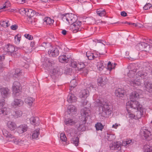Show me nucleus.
<instances>
[{"instance_id":"1","label":"nucleus","mask_w":152,"mask_h":152,"mask_svg":"<svg viewBox=\"0 0 152 152\" xmlns=\"http://www.w3.org/2000/svg\"><path fill=\"white\" fill-rule=\"evenodd\" d=\"M135 65L131 64L130 66L131 69L128 73V76L130 78L129 80L128 83L131 86L137 87L141 85L142 83V79L140 78H144L147 75V73L142 71H140L136 73L137 69L133 68Z\"/></svg>"},{"instance_id":"2","label":"nucleus","mask_w":152,"mask_h":152,"mask_svg":"<svg viewBox=\"0 0 152 152\" xmlns=\"http://www.w3.org/2000/svg\"><path fill=\"white\" fill-rule=\"evenodd\" d=\"M98 101L97 104L98 106H100V110H102V112L101 113L102 115L105 117H107L109 115L111 114L112 113L113 108L111 105L108 104L106 102L102 103L100 100H98Z\"/></svg>"},{"instance_id":"3","label":"nucleus","mask_w":152,"mask_h":152,"mask_svg":"<svg viewBox=\"0 0 152 152\" xmlns=\"http://www.w3.org/2000/svg\"><path fill=\"white\" fill-rule=\"evenodd\" d=\"M12 89L13 95L15 99L12 105L14 108H18L19 107V99L17 98L19 95V82L15 81L14 83Z\"/></svg>"},{"instance_id":"4","label":"nucleus","mask_w":152,"mask_h":152,"mask_svg":"<svg viewBox=\"0 0 152 152\" xmlns=\"http://www.w3.org/2000/svg\"><path fill=\"white\" fill-rule=\"evenodd\" d=\"M62 20L66 24H71L77 20V17L73 14H66L63 15Z\"/></svg>"},{"instance_id":"5","label":"nucleus","mask_w":152,"mask_h":152,"mask_svg":"<svg viewBox=\"0 0 152 152\" xmlns=\"http://www.w3.org/2000/svg\"><path fill=\"white\" fill-rule=\"evenodd\" d=\"M18 49L17 48L15 47L10 44L6 45L4 48V50L5 52L11 54L12 56L14 57H16L18 54V52H17Z\"/></svg>"},{"instance_id":"6","label":"nucleus","mask_w":152,"mask_h":152,"mask_svg":"<svg viewBox=\"0 0 152 152\" xmlns=\"http://www.w3.org/2000/svg\"><path fill=\"white\" fill-rule=\"evenodd\" d=\"M137 49L141 51H145L149 53H152V47L145 42H141L138 43L136 46Z\"/></svg>"},{"instance_id":"7","label":"nucleus","mask_w":152,"mask_h":152,"mask_svg":"<svg viewBox=\"0 0 152 152\" xmlns=\"http://www.w3.org/2000/svg\"><path fill=\"white\" fill-rule=\"evenodd\" d=\"M82 23L79 21L77 20L71 25L70 28L72 31L73 33H76L77 32L81 31L82 29Z\"/></svg>"},{"instance_id":"8","label":"nucleus","mask_w":152,"mask_h":152,"mask_svg":"<svg viewBox=\"0 0 152 152\" xmlns=\"http://www.w3.org/2000/svg\"><path fill=\"white\" fill-rule=\"evenodd\" d=\"M126 108L129 107L134 109L139 110V108L142 107V105L136 101H129L126 103Z\"/></svg>"},{"instance_id":"9","label":"nucleus","mask_w":152,"mask_h":152,"mask_svg":"<svg viewBox=\"0 0 152 152\" xmlns=\"http://www.w3.org/2000/svg\"><path fill=\"white\" fill-rule=\"evenodd\" d=\"M140 134L142 137L143 136L145 139L148 140L152 139V134L145 127L142 128L140 131Z\"/></svg>"},{"instance_id":"10","label":"nucleus","mask_w":152,"mask_h":152,"mask_svg":"<svg viewBox=\"0 0 152 152\" xmlns=\"http://www.w3.org/2000/svg\"><path fill=\"white\" fill-rule=\"evenodd\" d=\"M80 113L81 116L83 118L81 120L83 121H86L87 116L90 114V111L88 108L85 107L81 110Z\"/></svg>"},{"instance_id":"11","label":"nucleus","mask_w":152,"mask_h":152,"mask_svg":"<svg viewBox=\"0 0 152 152\" xmlns=\"http://www.w3.org/2000/svg\"><path fill=\"white\" fill-rule=\"evenodd\" d=\"M0 92L3 98H7L10 94V90L7 88H0Z\"/></svg>"},{"instance_id":"12","label":"nucleus","mask_w":152,"mask_h":152,"mask_svg":"<svg viewBox=\"0 0 152 152\" xmlns=\"http://www.w3.org/2000/svg\"><path fill=\"white\" fill-rule=\"evenodd\" d=\"M77 100V98L76 95L70 91L67 97V101L70 103L75 102Z\"/></svg>"},{"instance_id":"13","label":"nucleus","mask_w":152,"mask_h":152,"mask_svg":"<svg viewBox=\"0 0 152 152\" xmlns=\"http://www.w3.org/2000/svg\"><path fill=\"white\" fill-rule=\"evenodd\" d=\"M122 145L119 142H113L111 144L110 147V149L112 150H121V147Z\"/></svg>"},{"instance_id":"14","label":"nucleus","mask_w":152,"mask_h":152,"mask_svg":"<svg viewBox=\"0 0 152 152\" xmlns=\"http://www.w3.org/2000/svg\"><path fill=\"white\" fill-rule=\"evenodd\" d=\"M5 104L4 100L2 99L0 100V114L4 115L6 114V107L4 106Z\"/></svg>"},{"instance_id":"15","label":"nucleus","mask_w":152,"mask_h":152,"mask_svg":"<svg viewBox=\"0 0 152 152\" xmlns=\"http://www.w3.org/2000/svg\"><path fill=\"white\" fill-rule=\"evenodd\" d=\"M77 111V108L75 106L73 105H70L68 107L67 112L69 114L73 115L75 114Z\"/></svg>"},{"instance_id":"16","label":"nucleus","mask_w":152,"mask_h":152,"mask_svg":"<svg viewBox=\"0 0 152 152\" xmlns=\"http://www.w3.org/2000/svg\"><path fill=\"white\" fill-rule=\"evenodd\" d=\"M86 121L83 122H80L77 123L76 124V128L79 131H84L86 129V128L85 126V124H86Z\"/></svg>"},{"instance_id":"17","label":"nucleus","mask_w":152,"mask_h":152,"mask_svg":"<svg viewBox=\"0 0 152 152\" xmlns=\"http://www.w3.org/2000/svg\"><path fill=\"white\" fill-rule=\"evenodd\" d=\"M48 53L52 56L55 57L59 54V51L56 48L51 47V48L48 51Z\"/></svg>"},{"instance_id":"18","label":"nucleus","mask_w":152,"mask_h":152,"mask_svg":"<svg viewBox=\"0 0 152 152\" xmlns=\"http://www.w3.org/2000/svg\"><path fill=\"white\" fill-rule=\"evenodd\" d=\"M89 94L88 90L83 89L79 93V96L80 98L85 99L88 96Z\"/></svg>"},{"instance_id":"19","label":"nucleus","mask_w":152,"mask_h":152,"mask_svg":"<svg viewBox=\"0 0 152 152\" xmlns=\"http://www.w3.org/2000/svg\"><path fill=\"white\" fill-rule=\"evenodd\" d=\"M115 94L116 96L120 98H121L124 97L125 96V93L124 90L119 88L115 91Z\"/></svg>"},{"instance_id":"20","label":"nucleus","mask_w":152,"mask_h":152,"mask_svg":"<svg viewBox=\"0 0 152 152\" xmlns=\"http://www.w3.org/2000/svg\"><path fill=\"white\" fill-rule=\"evenodd\" d=\"M107 80L105 77H99L97 79L98 85L101 86H103L107 82Z\"/></svg>"},{"instance_id":"21","label":"nucleus","mask_w":152,"mask_h":152,"mask_svg":"<svg viewBox=\"0 0 152 152\" xmlns=\"http://www.w3.org/2000/svg\"><path fill=\"white\" fill-rule=\"evenodd\" d=\"M139 97V94L136 92L134 91L131 93L130 94L129 98L130 101H134L137 99Z\"/></svg>"},{"instance_id":"22","label":"nucleus","mask_w":152,"mask_h":152,"mask_svg":"<svg viewBox=\"0 0 152 152\" xmlns=\"http://www.w3.org/2000/svg\"><path fill=\"white\" fill-rule=\"evenodd\" d=\"M143 108L142 107L137 110V111L135 113L136 119L140 118L143 115Z\"/></svg>"},{"instance_id":"23","label":"nucleus","mask_w":152,"mask_h":152,"mask_svg":"<svg viewBox=\"0 0 152 152\" xmlns=\"http://www.w3.org/2000/svg\"><path fill=\"white\" fill-rule=\"evenodd\" d=\"M34 99L31 97H27L25 100V102L29 106L31 107L34 101Z\"/></svg>"},{"instance_id":"24","label":"nucleus","mask_w":152,"mask_h":152,"mask_svg":"<svg viewBox=\"0 0 152 152\" xmlns=\"http://www.w3.org/2000/svg\"><path fill=\"white\" fill-rule=\"evenodd\" d=\"M145 87L146 90L149 93L152 92V83L147 82L145 83Z\"/></svg>"},{"instance_id":"25","label":"nucleus","mask_w":152,"mask_h":152,"mask_svg":"<svg viewBox=\"0 0 152 152\" xmlns=\"http://www.w3.org/2000/svg\"><path fill=\"white\" fill-rule=\"evenodd\" d=\"M39 119L37 117H32L30 118L31 123V124L36 126L39 124Z\"/></svg>"},{"instance_id":"26","label":"nucleus","mask_w":152,"mask_h":152,"mask_svg":"<svg viewBox=\"0 0 152 152\" xmlns=\"http://www.w3.org/2000/svg\"><path fill=\"white\" fill-rule=\"evenodd\" d=\"M134 142V140H132L130 139H126L125 140L123 141L122 145L124 146H126L127 145H132L133 144Z\"/></svg>"},{"instance_id":"27","label":"nucleus","mask_w":152,"mask_h":152,"mask_svg":"<svg viewBox=\"0 0 152 152\" xmlns=\"http://www.w3.org/2000/svg\"><path fill=\"white\" fill-rule=\"evenodd\" d=\"M64 123L66 125H73L76 124V122L71 118H68L65 120Z\"/></svg>"},{"instance_id":"28","label":"nucleus","mask_w":152,"mask_h":152,"mask_svg":"<svg viewBox=\"0 0 152 152\" xmlns=\"http://www.w3.org/2000/svg\"><path fill=\"white\" fill-rule=\"evenodd\" d=\"M27 126L25 124H21L20 126V134H22L26 132L28 129Z\"/></svg>"},{"instance_id":"29","label":"nucleus","mask_w":152,"mask_h":152,"mask_svg":"<svg viewBox=\"0 0 152 152\" xmlns=\"http://www.w3.org/2000/svg\"><path fill=\"white\" fill-rule=\"evenodd\" d=\"M44 24L50 25L52 24L54 22L53 20H52L50 18L45 17L43 20Z\"/></svg>"},{"instance_id":"30","label":"nucleus","mask_w":152,"mask_h":152,"mask_svg":"<svg viewBox=\"0 0 152 152\" xmlns=\"http://www.w3.org/2000/svg\"><path fill=\"white\" fill-rule=\"evenodd\" d=\"M40 133L39 129H37L34 130L33 132L32 138L33 139H36L38 137Z\"/></svg>"},{"instance_id":"31","label":"nucleus","mask_w":152,"mask_h":152,"mask_svg":"<svg viewBox=\"0 0 152 152\" xmlns=\"http://www.w3.org/2000/svg\"><path fill=\"white\" fill-rule=\"evenodd\" d=\"M59 61L61 63H67L69 61L68 57L65 55H62L59 56Z\"/></svg>"},{"instance_id":"32","label":"nucleus","mask_w":152,"mask_h":152,"mask_svg":"<svg viewBox=\"0 0 152 152\" xmlns=\"http://www.w3.org/2000/svg\"><path fill=\"white\" fill-rule=\"evenodd\" d=\"M36 14L35 12L31 9H27L26 15L29 18H31L33 17Z\"/></svg>"},{"instance_id":"33","label":"nucleus","mask_w":152,"mask_h":152,"mask_svg":"<svg viewBox=\"0 0 152 152\" xmlns=\"http://www.w3.org/2000/svg\"><path fill=\"white\" fill-rule=\"evenodd\" d=\"M8 127L11 130H13L16 128L15 124L13 122L9 121L7 124Z\"/></svg>"},{"instance_id":"34","label":"nucleus","mask_w":152,"mask_h":152,"mask_svg":"<svg viewBox=\"0 0 152 152\" xmlns=\"http://www.w3.org/2000/svg\"><path fill=\"white\" fill-rule=\"evenodd\" d=\"M96 12L97 14L100 16H104L106 13L104 10H103L102 8L97 9Z\"/></svg>"},{"instance_id":"35","label":"nucleus","mask_w":152,"mask_h":152,"mask_svg":"<svg viewBox=\"0 0 152 152\" xmlns=\"http://www.w3.org/2000/svg\"><path fill=\"white\" fill-rule=\"evenodd\" d=\"M77 86V83L75 80L73 79L70 82V90L72 91L73 89L74 88Z\"/></svg>"},{"instance_id":"36","label":"nucleus","mask_w":152,"mask_h":152,"mask_svg":"<svg viewBox=\"0 0 152 152\" xmlns=\"http://www.w3.org/2000/svg\"><path fill=\"white\" fill-rule=\"evenodd\" d=\"M0 25L4 27H6L9 26L10 25V21L8 20H5L1 21Z\"/></svg>"},{"instance_id":"37","label":"nucleus","mask_w":152,"mask_h":152,"mask_svg":"<svg viewBox=\"0 0 152 152\" xmlns=\"http://www.w3.org/2000/svg\"><path fill=\"white\" fill-rule=\"evenodd\" d=\"M2 132L3 135L6 137L11 138H12V135H11L10 133L7 132L6 129H3L2 130Z\"/></svg>"},{"instance_id":"38","label":"nucleus","mask_w":152,"mask_h":152,"mask_svg":"<svg viewBox=\"0 0 152 152\" xmlns=\"http://www.w3.org/2000/svg\"><path fill=\"white\" fill-rule=\"evenodd\" d=\"M144 152H152V147L149 145H145L144 146Z\"/></svg>"},{"instance_id":"39","label":"nucleus","mask_w":152,"mask_h":152,"mask_svg":"<svg viewBox=\"0 0 152 152\" xmlns=\"http://www.w3.org/2000/svg\"><path fill=\"white\" fill-rule=\"evenodd\" d=\"M79 142V139L78 137H74L72 138V143L74 144L76 146L78 145Z\"/></svg>"},{"instance_id":"40","label":"nucleus","mask_w":152,"mask_h":152,"mask_svg":"<svg viewBox=\"0 0 152 152\" xmlns=\"http://www.w3.org/2000/svg\"><path fill=\"white\" fill-rule=\"evenodd\" d=\"M95 127L97 130H102L103 128V126L102 124L99 123H97L95 125Z\"/></svg>"},{"instance_id":"41","label":"nucleus","mask_w":152,"mask_h":152,"mask_svg":"<svg viewBox=\"0 0 152 152\" xmlns=\"http://www.w3.org/2000/svg\"><path fill=\"white\" fill-rule=\"evenodd\" d=\"M97 43L96 44V45L97 46H98L99 45V43H100V45H108L110 44H107L106 42L102 40H97Z\"/></svg>"},{"instance_id":"42","label":"nucleus","mask_w":152,"mask_h":152,"mask_svg":"<svg viewBox=\"0 0 152 152\" xmlns=\"http://www.w3.org/2000/svg\"><path fill=\"white\" fill-rule=\"evenodd\" d=\"M84 67L85 65L83 63H80L77 64V67L79 70L81 71V70H83Z\"/></svg>"},{"instance_id":"43","label":"nucleus","mask_w":152,"mask_h":152,"mask_svg":"<svg viewBox=\"0 0 152 152\" xmlns=\"http://www.w3.org/2000/svg\"><path fill=\"white\" fill-rule=\"evenodd\" d=\"M60 138L61 140L62 141L65 142L67 140V138L64 133H62L61 134Z\"/></svg>"},{"instance_id":"44","label":"nucleus","mask_w":152,"mask_h":152,"mask_svg":"<svg viewBox=\"0 0 152 152\" xmlns=\"http://www.w3.org/2000/svg\"><path fill=\"white\" fill-rule=\"evenodd\" d=\"M10 6V4L9 1L6 2L3 5V7L0 8V9H4L6 8H8Z\"/></svg>"},{"instance_id":"45","label":"nucleus","mask_w":152,"mask_h":152,"mask_svg":"<svg viewBox=\"0 0 152 152\" xmlns=\"http://www.w3.org/2000/svg\"><path fill=\"white\" fill-rule=\"evenodd\" d=\"M28 21L31 24L35 25L36 24V20L34 18H29L28 19Z\"/></svg>"},{"instance_id":"46","label":"nucleus","mask_w":152,"mask_h":152,"mask_svg":"<svg viewBox=\"0 0 152 152\" xmlns=\"http://www.w3.org/2000/svg\"><path fill=\"white\" fill-rule=\"evenodd\" d=\"M27 9H25L23 8H22L20 9V14L23 15H26L27 12Z\"/></svg>"},{"instance_id":"47","label":"nucleus","mask_w":152,"mask_h":152,"mask_svg":"<svg viewBox=\"0 0 152 152\" xmlns=\"http://www.w3.org/2000/svg\"><path fill=\"white\" fill-rule=\"evenodd\" d=\"M98 68L100 71H102L104 68L103 65V63L102 62H100L98 63Z\"/></svg>"},{"instance_id":"48","label":"nucleus","mask_w":152,"mask_h":152,"mask_svg":"<svg viewBox=\"0 0 152 152\" xmlns=\"http://www.w3.org/2000/svg\"><path fill=\"white\" fill-rule=\"evenodd\" d=\"M19 69H16L15 70V72L13 75L14 77L17 78L19 77Z\"/></svg>"},{"instance_id":"49","label":"nucleus","mask_w":152,"mask_h":152,"mask_svg":"<svg viewBox=\"0 0 152 152\" xmlns=\"http://www.w3.org/2000/svg\"><path fill=\"white\" fill-rule=\"evenodd\" d=\"M15 42L16 44H18L19 43V36L18 34L15 36Z\"/></svg>"},{"instance_id":"50","label":"nucleus","mask_w":152,"mask_h":152,"mask_svg":"<svg viewBox=\"0 0 152 152\" xmlns=\"http://www.w3.org/2000/svg\"><path fill=\"white\" fill-rule=\"evenodd\" d=\"M152 7V5L149 3L147 4L143 7L145 10H148Z\"/></svg>"},{"instance_id":"51","label":"nucleus","mask_w":152,"mask_h":152,"mask_svg":"<svg viewBox=\"0 0 152 152\" xmlns=\"http://www.w3.org/2000/svg\"><path fill=\"white\" fill-rule=\"evenodd\" d=\"M46 63L47 66L48 67L52 66L54 65L53 62L50 60H48Z\"/></svg>"},{"instance_id":"52","label":"nucleus","mask_w":152,"mask_h":152,"mask_svg":"<svg viewBox=\"0 0 152 152\" xmlns=\"http://www.w3.org/2000/svg\"><path fill=\"white\" fill-rule=\"evenodd\" d=\"M113 65L111 64V62L110 61L108 63V69L109 70H111L113 68H114V67H113Z\"/></svg>"},{"instance_id":"53","label":"nucleus","mask_w":152,"mask_h":152,"mask_svg":"<svg viewBox=\"0 0 152 152\" xmlns=\"http://www.w3.org/2000/svg\"><path fill=\"white\" fill-rule=\"evenodd\" d=\"M25 37L30 40H31L33 39V37L28 34H26L25 35Z\"/></svg>"},{"instance_id":"54","label":"nucleus","mask_w":152,"mask_h":152,"mask_svg":"<svg viewBox=\"0 0 152 152\" xmlns=\"http://www.w3.org/2000/svg\"><path fill=\"white\" fill-rule=\"evenodd\" d=\"M128 115H129V117H130L131 118H134L135 119H136V118L135 114L134 115V114L131 113H130L128 112Z\"/></svg>"},{"instance_id":"55","label":"nucleus","mask_w":152,"mask_h":152,"mask_svg":"<svg viewBox=\"0 0 152 152\" xmlns=\"http://www.w3.org/2000/svg\"><path fill=\"white\" fill-rule=\"evenodd\" d=\"M21 88L20 89V92L25 91L26 89V86L25 85H20Z\"/></svg>"},{"instance_id":"56","label":"nucleus","mask_w":152,"mask_h":152,"mask_svg":"<svg viewBox=\"0 0 152 152\" xmlns=\"http://www.w3.org/2000/svg\"><path fill=\"white\" fill-rule=\"evenodd\" d=\"M77 63L75 61H71V66H72V67L74 68L77 67Z\"/></svg>"},{"instance_id":"57","label":"nucleus","mask_w":152,"mask_h":152,"mask_svg":"<svg viewBox=\"0 0 152 152\" xmlns=\"http://www.w3.org/2000/svg\"><path fill=\"white\" fill-rule=\"evenodd\" d=\"M41 49L42 50H44L45 49L47 48V44L45 42H43L42 45Z\"/></svg>"},{"instance_id":"58","label":"nucleus","mask_w":152,"mask_h":152,"mask_svg":"<svg viewBox=\"0 0 152 152\" xmlns=\"http://www.w3.org/2000/svg\"><path fill=\"white\" fill-rule=\"evenodd\" d=\"M51 70L53 74L54 75H55V74L57 73L58 72V70L57 68L56 69H51Z\"/></svg>"},{"instance_id":"59","label":"nucleus","mask_w":152,"mask_h":152,"mask_svg":"<svg viewBox=\"0 0 152 152\" xmlns=\"http://www.w3.org/2000/svg\"><path fill=\"white\" fill-rule=\"evenodd\" d=\"M18 26L16 25H12L10 27L11 29L12 30H15L18 28Z\"/></svg>"},{"instance_id":"60","label":"nucleus","mask_w":152,"mask_h":152,"mask_svg":"<svg viewBox=\"0 0 152 152\" xmlns=\"http://www.w3.org/2000/svg\"><path fill=\"white\" fill-rule=\"evenodd\" d=\"M20 115L21 114V118H25L26 117V115L25 113H23L22 112H20Z\"/></svg>"},{"instance_id":"61","label":"nucleus","mask_w":152,"mask_h":152,"mask_svg":"<svg viewBox=\"0 0 152 152\" xmlns=\"http://www.w3.org/2000/svg\"><path fill=\"white\" fill-rule=\"evenodd\" d=\"M121 15L123 17H126L127 15V13L125 11H123L121 12Z\"/></svg>"},{"instance_id":"62","label":"nucleus","mask_w":152,"mask_h":152,"mask_svg":"<svg viewBox=\"0 0 152 152\" xmlns=\"http://www.w3.org/2000/svg\"><path fill=\"white\" fill-rule=\"evenodd\" d=\"M120 125V124L116 123L113 125L112 127L115 129H117V127Z\"/></svg>"},{"instance_id":"63","label":"nucleus","mask_w":152,"mask_h":152,"mask_svg":"<svg viewBox=\"0 0 152 152\" xmlns=\"http://www.w3.org/2000/svg\"><path fill=\"white\" fill-rule=\"evenodd\" d=\"M83 70V73L84 75H86L88 73V71L87 69H83L82 70Z\"/></svg>"},{"instance_id":"64","label":"nucleus","mask_w":152,"mask_h":152,"mask_svg":"<svg viewBox=\"0 0 152 152\" xmlns=\"http://www.w3.org/2000/svg\"><path fill=\"white\" fill-rule=\"evenodd\" d=\"M5 57L4 55H0V61H3Z\"/></svg>"}]
</instances>
